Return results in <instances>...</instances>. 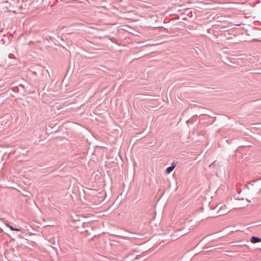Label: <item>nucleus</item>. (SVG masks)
Returning a JSON list of instances; mask_svg holds the SVG:
<instances>
[{
  "mask_svg": "<svg viewBox=\"0 0 261 261\" xmlns=\"http://www.w3.org/2000/svg\"><path fill=\"white\" fill-rule=\"evenodd\" d=\"M261 242V239L256 237H252L251 239V242L254 244Z\"/></svg>",
  "mask_w": 261,
  "mask_h": 261,
  "instance_id": "obj_1",
  "label": "nucleus"
},
{
  "mask_svg": "<svg viewBox=\"0 0 261 261\" xmlns=\"http://www.w3.org/2000/svg\"><path fill=\"white\" fill-rule=\"evenodd\" d=\"M175 165H172L171 166L167 168L166 170V173L168 174L170 173L173 171V170L175 168Z\"/></svg>",
  "mask_w": 261,
  "mask_h": 261,
  "instance_id": "obj_2",
  "label": "nucleus"
},
{
  "mask_svg": "<svg viewBox=\"0 0 261 261\" xmlns=\"http://www.w3.org/2000/svg\"><path fill=\"white\" fill-rule=\"evenodd\" d=\"M6 226L9 228L11 230H13V231H20V229H18V228H14L12 225L9 224H6Z\"/></svg>",
  "mask_w": 261,
  "mask_h": 261,
  "instance_id": "obj_3",
  "label": "nucleus"
},
{
  "mask_svg": "<svg viewBox=\"0 0 261 261\" xmlns=\"http://www.w3.org/2000/svg\"><path fill=\"white\" fill-rule=\"evenodd\" d=\"M220 214H221V215H224V214L223 213H221V212L220 213Z\"/></svg>",
  "mask_w": 261,
  "mask_h": 261,
  "instance_id": "obj_5",
  "label": "nucleus"
},
{
  "mask_svg": "<svg viewBox=\"0 0 261 261\" xmlns=\"http://www.w3.org/2000/svg\"><path fill=\"white\" fill-rule=\"evenodd\" d=\"M249 41H258V42H261V39H254L252 40H249Z\"/></svg>",
  "mask_w": 261,
  "mask_h": 261,
  "instance_id": "obj_4",
  "label": "nucleus"
}]
</instances>
